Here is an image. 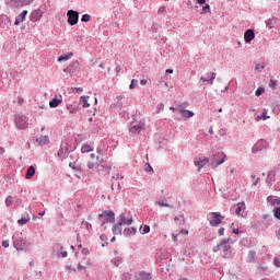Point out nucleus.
<instances>
[{"mask_svg": "<svg viewBox=\"0 0 280 280\" xmlns=\"http://www.w3.org/2000/svg\"><path fill=\"white\" fill-rule=\"evenodd\" d=\"M67 16L69 25H78V21H80V13L78 11L69 10Z\"/></svg>", "mask_w": 280, "mask_h": 280, "instance_id": "obj_9", "label": "nucleus"}, {"mask_svg": "<svg viewBox=\"0 0 280 280\" xmlns=\"http://www.w3.org/2000/svg\"><path fill=\"white\" fill-rule=\"evenodd\" d=\"M257 257V253L255 250H250L247 255L246 261L248 264H253L255 261V258Z\"/></svg>", "mask_w": 280, "mask_h": 280, "instance_id": "obj_35", "label": "nucleus"}, {"mask_svg": "<svg viewBox=\"0 0 280 280\" xmlns=\"http://www.w3.org/2000/svg\"><path fill=\"white\" fill-rule=\"evenodd\" d=\"M138 84H139V81L137 79H132L131 83L129 85V89L132 91V90L137 89Z\"/></svg>", "mask_w": 280, "mask_h": 280, "instance_id": "obj_45", "label": "nucleus"}, {"mask_svg": "<svg viewBox=\"0 0 280 280\" xmlns=\"http://www.w3.org/2000/svg\"><path fill=\"white\" fill-rule=\"evenodd\" d=\"M31 3H34V0H9L5 2L9 8H23Z\"/></svg>", "mask_w": 280, "mask_h": 280, "instance_id": "obj_5", "label": "nucleus"}, {"mask_svg": "<svg viewBox=\"0 0 280 280\" xmlns=\"http://www.w3.org/2000/svg\"><path fill=\"white\" fill-rule=\"evenodd\" d=\"M208 164H209V159L207 158H199L195 160V165L196 167H198V172H200L202 167H205V165H208Z\"/></svg>", "mask_w": 280, "mask_h": 280, "instance_id": "obj_22", "label": "nucleus"}, {"mask_svg": "<svg viewBox=\"0 0 280 280\" xmlns=\"http://www.w3.org/2000/svg\"><path fill=\"white\" fill-rule=\"evenodd\" d=\"M210 226H220L224 217L220 212H211L210 214Z\"/></svg>", "mask_w": 280, "mask_h": 280, "instance_id": "obj_7", "label": "nucleus"}, {"mask_svg": "<svg viewBox=\"0 0 280 280\" xmlns=\"http://www.w3.org/2000/svg\"><path fill=\"white\" fill-rule=\"evenodd\" d=\"M69 152H71L69 145L67 144V142H62L57 154L59 159H67Z\"/></svg>", "mask_w": 280, "mask_h": 280, "instance_id": "obj_14", "label": "nucleus"}, {"mask_svg": "<svg viewBox=\"0 0 280 280\" xmlns=\"http://www.w3.org/2000/svg\"><path fill=\"white\" fill-rule=\"evenodd\" d=\"M14 202L13 196H8L5 199V207H12V203Z\"/></svg>", "mask_w": 280, "mask_h": 280, "instance_id": "obj_41", "label": "nucleus"}, {"mask_svg": "<svg viewBox=\"0 0 280 280\" xmlns=\"http://www.w3.org/2000/svg\"><path fill=\"white\" fill-rule=\"evenodd\" d=\"M121 226L122 225H120L119 222L114 224L113 228H112L113 233L115 235H121Z\"/></svg>", "mask_w": 280, "mask_h": 280, "instance_id": "obj_37", "label": "nucleus"}, {"mask_svg": "<svg viewBox=\"0 0 280 280\" xmlns=\"http://www.w3.org/2000/svg\"><path fill=\"white\" fill-rule=\"evenodd\" d=\"M218 77V74L215 72H207L206 75H202L200 78L199 82H208V84H210V86H213V82L215 80V78Z\"/></svg>", "mask_w": 280, "mask_h": 280, "instance_id": "obj_12", "label": "nucleus"}, {"mask_svg": "<svg viewBox=\"0 0 280 280\" xmlns=\"http://www.w3.org/2000/svg\"><path fill=\"white\" fill-rule=\"evenodd\" d=\"M52 253H55V255H58L59 257H63V258L67 257V255H68L67 250H65V247L60 243H57L54 245Z\"/></svg>", "mask_w": 280, "mask_h": 280, "instance_id": "obj_13", "label": "nucleus"}, {"mask_svg": "<svg viewBox=\"0 0 280 280\" xmlns=\"http://www.w3.org/2000/svg\"><path fill=\"white\" fill-rule=\"evenodd\" d=\"M273 215L277 220H280V207L275 208Z\"/></svg>", "mask_w": 280, "mask_h": 280, "instance_id": "obj_52", "label": "nucleus"}, {"mask_svg": "<svg viewBox=\"0 0 280 280\" xmlns=\"http://www.w3.org/2000/svg\"><path fill=\"white\" fill-rule=\"evenodd\" d=\"M90 96H81L79 98V104H81L82 108H90L91 103H89Z\"/></svg>", "mask_w": 280, "mask_h": 280, "instance_id": "obj_27", "label": "nucleus"}, {"mask_svg": "<svg viewBox=\"0 0 280 280\" xmlns=\"http://www.w3.org/2000/svg\"><path fill=\"white\" fill-rule=\"evenodd\" d=\"M60 104H62V100H60V98H54L49 102L50 108H58V106H60Z\"/></svg>", "mask_w": 280, "mask_h": 280, "instance_id": "obj_36", "label": "nucleus"}, {"mask_svg": "<svg viewBox=\"0 0 280 280\" xmlns=\"http://www.w3.org/2000/svg\"><path fill=\"white\" fill-rule=\"evenodd\" d=\"M82 23H89L91 21V15L90 14H83L81 18Z\"/></svg>", "mask_w": 280, "mask_h": 280, "instance_id": "obj_51", "label": "nucleus"}, {"mask_svg": "<svg viewBox=\"0 0 280 280\" xmlns=\"http://www.w3.org/2000/svg\"><path fill=\"white\" fill-rule=\"evenodd\" d=\"M142 130H145V124L139 122L137 125H131L129 132H131V135H139Z\"/></svg>", "mask_w": 280, "mask_h": 280, "instance_id": "obj_16", "label": "nucleus"}, {"mask_svg": "<svg viewBox=\"0 0 280 280\" xmlns=\"http://www.w3.org/2000/svg\"><path fill=\"white\" fill-rule=\"evenodd\" d=\"M89 170H93L94 167H98V164L96 162H88Z\"/></svg>", "mask_w": 280, "mask_h": 280, "instance_id": "obj_54", "label": "nucleus"}, {"mask_svg": "<svg viewBox=\"0 0 280 280\" xmlns=\"http://www.w3.org/2000/svg\"><path fill=\"white\" fill-rule=\"evenodd\" d=\"M164 108H165V105L163 104V103H160L159 105H158V109H156V114H159V113H161V110H164Z\"/></svg>", "mask_w": 280, "mask_h": 280, "instance_id": "obj_57", "label": "nucleus"}, {"mask_svg": "<svg viewBox=\"0 0 280 280\" xmlns=\"http://www.w3.org/2000/svg\"><path fill=\"white\" fill-rule=\"evenodd\" d=\"M81 253L86 257V255H89L90 252H89V248H83Z\"/></svg>", "mask_w": 280, "mask_h": 280, "instance_id": "obj_62", "label": "nucleus"}, {"mask_svg": "<svg viewBox=\"0 0 280 280\" xmlns=\"http://www.w3.org/2000/svg\"><path fill=\"white\" fill-rule=\"evenodd\" d=\"M12 244L15 250H30L32 248V242L27 241L23 232H15L13 234Z\"/></svg>", "mask_w": 280, "mask_h": 280, "instance_id": "obj_1", "label": "nucleus"}, {"mask_svg": "<svg viewBox=\"0 0 280 280\" xmlns=\"http://www.w3.org/2000/svg\"><path fill=\"white\" fill-rule=\"evenodd\" d=\"M236 215H241V218H246V203L240 202L235 207Z\"/></svg>", "mask_w": 280, "mask_h": 280, "instance_id": "obj_17", "label": "nucleus"}, {"mask_svg": "<svg viewBox=\"0 0 280 280\" xmlns=\"http://www.w3.org/2000/svg\"><path fill=\"white\" fill-rule=\"evenodd\" d=\"M224 161H226V154L224 152H217L212 155L211 165L212 167H220Z\"/></svg>", "mask_w": 280, "mask_h": 280, "instance_id": "obj_4", "label": "nucleus"}, {"mask_svg": "<svg viewBox=\"0 0 280 280\" xmlns=\"http://www.w3.org/2000/svg\"><path fill=\"white\" fill-rule=\"evenodd\" d=\"M165 12H167V9H165V7H160L158 10L159 14H165Z\"/></svg>", "mask_w": 280, "mask_h": 280, "instance_id": "obj_58", "label": "nucleus"}, {"mask_svg": "<svg viewBox=\"0 0 280 280\" xmlns=\"http://www.w3.org/2000/svg\"><path fill=\"white\" fill-rule=\"evenodd\" d=\"M175 222H177L179 226H183V224H185V217L184 215L175 217Z\"/></svg>", "mask_w": 280, "mask_h": 280, "instance_id": "obj_43", "label": "nucleus"}, {"mask_svg": "<svg viewBox=\"0 0 280 280\" xmlns=\"http://www.w3.org/2000/svg\"><path fill=\"white\" fill-rule=\"evenodd\" d=\"M93 150H95L93 142H85L81 145L82 154H89V152H93Z\"/></svg>", "mask_w": 280, "mask_h": 280, "instance_id": "obj_21", "label": "nucleus"}, {"mask_svg": "<svg viewBox=\"0 0 280 280\" xmlns=\"http://www.w3.org/2000/svg\"><path fill=\"white\" fill-rule=\"evenodd\" d=\"M81 229L85 231V235H89V233H91V231H93V225H91V223H89V222H82Z\"/></svg>", "mask_w": 280, "mask_h": 280, "instance_id": "obj_31", "label": "nucleus"}, {"mask_svg": "<svg viewBox=\"0 0 280 280\" xmlns=\"http://www.w3.org/2000/svg\"><path fill=\"white\" fill-rule=\"evenodd\" d=\"M118 223L122 226H130L132 224V215L129 212L119 214Z\"/></svg>", "mask_w": 280, "mask_h": 280, "instance_id": "obj_8", "label": "nucleus"}, {"mask_svg": "<svg viewBox=\"0 0 280 280\" xmlns=\"http://www.w3.org/2000/svg\"><path fill=\"white\" fill-rule=\"evenodd\" d=\"M117 100V104H112L110 108H119V110H121V108H124V103L120 102V100H124V96L118 95L116 96Z\"/></svg>", "mask_w": 280, "mask_h": 280, "instance_id": "obj_32", "label": "nucleus"}, {"mask_svg": "<svg viewBox=\"0 0 280 280\" xmlns=\"http://www.w3.org/2000/svg\"><path fill=\"white\" fill-rule=\"evenodd\" d=\"M218 233H219L220 236L224 235V228H220Z\"/></svg>", "mask_w": 280, "mask_h": 280, "instance_id": "obj_63", "label": "nucleus"}, {"mask_svg": "<svg viewBox=\"0 0 280 280\" xmlns=\"http://www.w3.org/2000/svg\"><path fill=\"white\" fill-rule=\"evenodd\" d=\"M10 25V18L5 14L0 15V26L5 30Z\"/></svg>", "mask_w": 280, "mask_h": 280, "instance_id": "obj_24", "label": "nucleus"}, {"mask_svg": "<svg viewBox=\"0 0 280 280\" xmlns=\"http://www.w3.org/2000/svg\"><path fill=\"white\" fill-rule=\"evenodd\" d=\"M177 113H179V115L184 118V119H191V117H194V112L189 110V109H185L183 108V105H178L177 106Z\"/></svg>", "mask_w": 280, "mask_h": 280, "instance_id": "obj_15", "label": "nucleus"}, {"mask_svg": "<svg viewBox=\"0 0 280 280\" xmlns=\"http://www.w3.org/2000/svg\"><path fill=\"white\" fill-rule=\"evenodd\" d=\"M268 148V142L264 139L258 140L252 148L253 154H257V152H261V150H266Z\"/></svg>", "mask_w": 280, "mask_h": 280, "instance_id": "obj_11", "label": "nucleus"}, {"mask_svg": "<svg viewBox=\"0 0 280 280\" xmlns=\"http://www.w3.org/2000/svg\"><path fill=\"white\" fill-rule=\"evenodd\" d=\"M100 240L102 241V242H108V236L106 235V234H102L101 236H100Z\"/></svg>", "mask_w": 280, "mask_h": 280, "instance_id": "obj_60", "label": "nucleus"}, {"mask_svg": "<svg viewBox=\"0 0 280 280\" xmlns=\"http://www.w3.org/2000/svg\"><path fill=\"white\" fill-rule=\"evenodd\" d=\"M275 177V172L273 171H270L268 173V176H267V183L268 185H270V183H272V178Z\"/></svg>", "mask_w": 280, "mask_h": 280, "instance_id": "obj_49", "label": "nucleus"}, {"mask_svg": "<svg viewBox=\"0 0 280 280\" xmlns=\"http://www.w3.org/2000/svg\"><path fill=\"white\" fill-rule=\"evenodd\" d=\"M36 143L38 145H47L49 143V137L48 136H38L35 138Z\"/></svg>", "mask_w": 280, "mask_h": 280, "instance_id": "obj_25", "label": "nucleus"}, {"mask_svg": "<svg viewBox=\"0 0 280 280\" xmlns=\"http://www.w3.org/2000/svg\"><path fill=\"white\" fill-rule=\"evenodd\" d=\"M276 237H277V240H280V228L278 230H276Z\"/></svg>", "mask_w": 280, "mask_h": 280, "instance_id": "obj_64", "label": "nucleus"}, {"mask_svg": "<svg viewBox=\"0 0 280 280\" xmlns=\"http://www.w3.org/2000/svg\"><path fill=\"white\" fill-rule=\"evenodd\" d=\"M244 40L247 45L253 43V40H255V31L253 28L245 31Z\"/></svg>", "mask_w": 280, "mask_h": 280, "instance_id": "obj_19", "label": "nucleus"}, {"mask_svg": "<svg viewBox=\"0 0 280 280\" xmlns=\"http://www.w3.org/2000/svg\"><path fill=\"white\" fill-rule=\"evenodd\" d=\"M34 174H36V168L34 166H30L25 175L26 180H32V178H34Z\"/></svg>", "mask_w": 280, "mask_h": 280, "instance_id": "obj_29", "label": "nucleus"}, {"mask_svg": "<svg viewBox=\"0 0 280 280\" xmlns=\"http://www.w3.org/2000/svg\"><path fill=\"white\" fill-rule=\"evenodd\" d=\"M277 23H279V19L276 16H273L271 19H267L265 21V24L268 27V30H273V27L277 25Z\"/></svg>", "mask_w": 280, "mask_h": 280, "instance_id": "obj_23", "label": "nucleus"}, {"mask_svg": "<svg viewBox=\"0 0 280 280\" xmlns=\"http://www.w3.org/2000/svg\"><path fill=\"white\" fill-rule=\"evenodd\" d=\"M267 201L271 205V207H277L280 205V197L271 195L267 197Z\"/></svg>", "mask_w": 280, "mask_h": 280, "instance_id": "obj_28", "label": "nucleus"}, {"mask_svg": "<svg viewBox=\"0 0 280 280\" xmlns=\"http://www.w3.org/2000/svg\"><path fill=\"white\" fill-rule=\"evenodd\" d=\"M73 58V52H69L67 55H61L58 59L57 62H67V60H71Z\"/></svg>", "mask_w": 280, "mask_h": 280, "instance_id": "obj_33", "label": "nucleus"}, {"mask_svg": "<svg viewBox=\"0 0 280 280\" xmlns=\"http://www.w3.org/2000/svg\"><path fill=\"white\" fill-rule=\"evenodd\" d=\"M257 272H259V275H265V272H268V267L259 266Z\"/></svg>", "mask_w": 280, "mask_h": 280, "instance_id": "obj_48", "label": "nucleus"}, {"mask_svg": "<svg viewBox=\"0 0 280 280\" xmlns=\"http://www.w3.org/2000/svg\"><path fill=\"white\" fill-rule=\"evenodd\" d=\"M201 14H211V5L209 4L203 5Z\"/></svg>", "mask_w": 280, "mask_h": 280, "instance_id": "obj_42", "label": "nucleus"}, {"mask_svg": "<svg viewBox=\"0 0 280 280\" xmlns=\"http://www.w3.org/2000/svg\"><path fill=\"white\" fill-rule=\"evenodd\" d=\"M27 16V10H24L22 13H20L14 21V25H21L23 21H25V18Z\"/></svg>", "mask_w": 280, "mask_h": 280, "instance_id": "obj_26", "label": "nucleus"}, {"mask_svg": "<svg viewBox=\"0 0 280 280\" xmlns=\"http://www.w3.org/2000/svg\"><path fill=\"white\" fill-rule=\"evenodd\" d=\"M278 84H279V81H277V79H270L269 89H272V91H275V89H277Z\"/></svg>", "mask_w": 280, "mask_h": 280, "instance_id": "obj_39", "label": "nucleus"}, {"mask_svg": "<svg viewBox=\"0 0 280 280\" xmlns=\"http://www.w3.org/2000/svg\"><path fill=\"white\" fill-rule=\"evenodd\" d=\"M98 221L101 222V226H106V224H114L115 223V212L113 211H103L98 215Z\"/></svg>", "mask_w": 280, "mask_h": 280, "instance_id": "obj_3", "label": "nucleus"}, {"mask_svg": "<svg viewBox=\"0 0 280 280\" xmlns=\"http://www.w3.org/2000/svg\"><path fill=\"white\" fill-rule=\"evenodd\" d=\"M140 233L142 235H145V234L150 233V225H141L140 226Z\"/></svg>", "mask_w": 280, "mask_h": 280, "instance_id": "obj_40", "label": "nucleus"}, {"mask_svg": "<svg viewBox=\"0 0 280 280\" xmlns=\"http://www.w3.org/2000/svg\"><path fill=\"white\" fill-rule=\"evenodd\" d=\"M264 93H266V89H264V88H258V89L256 90V92H255V95H256V97H259V96L264 95Z\"/></svg>", "mask_w": 280, "mask_h": 280, "instance_id": "obj_47", "label": "nucleus"}, {"mask_svg": "<svg viewBox=\"0 0 280 280\" xmlns=\"http://www.w3.org/2000/svg\"><path fill=\"white\" fill-rule=\"evenodd\" d=\"M119 178H120V180H124V175L121 173H118L115 176H113L114 180H119Z\"/></svg>", "mask_w": 280, "mask_h": 280, "instance_id": "obj_55", "label": "nucleus"}, {"mask_svg": "<svg viewBox=\"0 0 280 280\" xmlns=\"http://www.w3.org/2000/svg\"><path fill=\"white\" fill-rule=\"evenodd\" d=\"M231 229H232V233H234V235H240V233H242V231H240V228H235V223L231 224Z\"/></svg>", "mask_w": 280, "mask_h": 280, "instance_id": "obj_46", "label": "nucleus"}, {"mask_svg": "<svg viewBox=\"0 0 280 280\" xmlns=\"http://www.w3.org/2000/svg\"><path fill=\"white\" fill-rule=\"evenodd\" d=\"M27 222H30V214L27 213L22 215V218L18 220V224L20 226H24V224H26Z\"/></svg>", "mask_w": 280, "mask_h": 280, "instance_id": "obj_34", "label": "nucleus"}, {"mask_svg": "<svg viewBox=\"0 0 280 280\" xmlns=\"http://www.w3.org/2000/svg\"><path fill=\"white\" fill-rule=\"evenodd\" d=\"M82 91H84L82 88H72L73 93H82Z\"/></svg>", "mask_w": 280, "mask_h": 280, "instance_id": "obj_59", "label": "nucleus"}, {"mask_svg": "<svg viewBox=\"0 0 280 280\" xmlns=\"http://www.w3.org/2000/svg\"><path fill=\"white\" fill-rule=\"evenodd\" d=\"M273 266H276V268H280V256L273 258Z\"/></svg>", "mask_w": 280, "mask_h": 280, "instance_id": "obj_53", "label": "nucleus"}, {"mask_svg": "<svg viewBox=\"0 0 280 280\" xmlns=\"http://www.w3.org/2000/svg\"><path fill=\"white\" fill-rule=\"evenodd\" d=\"M112 189H113V191H115V189H116L117 191H120V190H121V184H120L119 182H117V183H112Z\"/></svg>", "mask_w": 280, "mask_h": 280, "instance_id": "obj_44", "label": "nucleus"}, {"mask_svg": "<svg viewBox=\"0 0 280 280\" xmlns=\"http://www.w3.org/2000/svg\"><path fill=\"white\" fill-rule=\"evenodd\" d=\"M121 257H116V258H114V259H112V264L114 265V266H119L120 264H121Z\"/></svg>", "mask_w": 280, "mask_h": 280, "instance_id": "obj_50", "label": "nucleus"}, {"mask_svg": "<svg viewBox=\"0 0 280 280\" xmlns=\"http://www.w3.org/2000/svg\"><path fill=\"white\" fill-rule=\"evenodd\" d=\"M66 109L68 110L69 115H77L80 112V105L75 101H69L66 104Z\"/></svg>", "mask_w": 280, "mask_h": 280, "instance_id": "obj_10", "label": "nucleus"}, {"mask_svg": "<svg viewBox=\"0 0 280 280\" xmlns=\"http://www.w3.org/2000/svg\"><path fill=\"white\" fill-rule=\"evenodd\" d=\"M43 10L40 9L33 11L30 16L32 23H37V21H40L43 19Z\"/></svg>", "mask_w": 280, "mask_h": 280, "instance_id": "obj_18", "label": "nucleus"}, {"mask_svg": "<svg viewBox=\"0 0 280 280\" xmlns=\"http://www.w3.org/2000/svg\"><path fill=\"white\" fill-rule=\"evenodd\" d=\"M232 244H235V241H232L231 237L223 238L220 244L215 245L212 248V253H218L219 250H223V257H231V254L233 253V247H231Z\"/></svg>", "mask_w": 280, "mask_h": 280, "instance_id": "obj_2", "label": "nucleus"}, {"mask_svg": "<svg viewBox=\"0 0 280 280\" xmlns=\"http://www.w3.org/2000/svg\"><path fill=\"white\" fill-rule=\"evenodd\" d=\"M136 280H152L153 276L150 272L147 271H139L138 273H136L135 276Z\"/></svg>", "mask_w": 280, "mask_h": 280, "instance_id": "obj_20", "label": "nucleus"}, {"mask_svg": "<svg viewBox=\"0 0 280 280\" xmlns=\"http://www.w3.org/2000/svg\"><path fill=\"white\" fill-rule=\"evenodd\" d=\"M156 205H159V207H170V203L165 202L164 200L158 201Z\"/></svg>", "mask_w": 280, "mask_h": 280, "instance_id": "obj_56", "label": "nucleus"}, {"mask_svg": "<svg viewBox=\"0 0 280 280\" xmlns=\"http://www.w3.org/2000/svg\"><path fill=\"white\" fill-rule=\"evenodd\" d=\"M122 235H125V237H130V235H137V230L136 228H126L122 232Z\"/></svg>", "mask_w": 280, "mask_h": 280, "instance_id": "obj_30", "label": "nucleus"}, {"mask_svg": "<svg viewBox=\"0 0 280 280\" xmlns=\"http://www.w3.org/2000/svg\"><path fill=\"white\" fill-rule=\"evenodd\" d=\"M102 163H104V159L96 156V164L102 165Z\"/></svg>", "mask_w": 280, "mask_h": 280, "instance_id": "obj_61", "label": "nucleus"}, {"mask_svg": "<svg viewBox=\"0 0 280 280\" xmlns=\"http://www.w3.org/2000/svg\"><path fill=\"white\" fill-rule=\"evenodd\" d=\"M267 115H268V112H262V115L256 116L255 119H256V121H261V119H262V121H266V119H269V116H267Z\"/></svg>", "mask_w": 280, "mask_h": 280, "instance_id": "obj_38", "label": "nucleus"}, {"mask_svg": "<svg viewBox=\"0 0 280 280\" xmlns=\"http://www.w3.org/2000/svg\"><path fill=\"white\" fill-rule=\"evenodd\" d=\"M15 125L19 130H25L30 124L27 122V117L21 114L15 115Z\"/></svg>", "mask_w": 280, "mask_h": 280, "instance_id": "obj_6", "label": "nucleus"}]
</instances>
